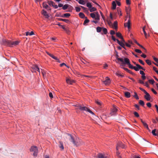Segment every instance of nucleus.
Returning a JSON list of instances; mask_svg holds the SVG:
<instances>
[{"label":"nucleus","mask_w":158,"mask_h":158,"mask_svg":"<svg viewBox=\"0 0 158 158\" xmlns=\"http://www.w3.org/2000/svg\"><path fill=\"white\" fill-rule=\"evenodd\" d=\"M135 95L134 96V97L137 100L139 99V97L136 93V92H135Z\"/></svg>","instance_id":"43"},{"label":"nucleus","mask_w":158,"mask_h":158,"mask_svg":"<svg viewBox=\"0 0 158 158\" xmlns=\"http://www.w3.org/2000/svg\"><path fill=\"white\" fill-rule=\"evenodd\" d=\"M87 6L89 7V9L92 7L91 4L89 2H88L86 4Z\"/></svg>","instance_id":"46"},{"label":"nucleus","mask_w":158,"mask_h":158,"mask_svg":"<svg viewBox=\"0 0 158 158\" xmlns=\"http://www.w3.org/2000/svg\"><path fill=\"white\" fill-rule=\"evenodd\" d=\"M102 28V27H98L96 28L97 31L98 32H100L101 31Z\"/></svg>","instance_id":"29"},{"label":"nucleus","mask_w":158,"mask_h":158,"mask_svg":"<svg viewBox=\"0 0 158 158\" xmlns=\"http://www.w3.org/2000/svg\"><path fill=\"white\" fill-rule=\"evenodd\" d=\"M120 147L123 148H125V145L123 143L121 142H119L117 144L116 146V150L117 151L118 150V148Z\"/></svg>","instance_id":"10"},{"label":"nucleus","mask_w":158,"mask_h":158,"mask_svg":"<svg viewBox=\"0 0 158 158\" xmlns=\"http://www.w3.org/2000/svg\"><path fill=\"white\" fill-rule=\"evenodd\" d=\"M140 120H141V122L142 123L143 125L144 126L145 128H147L148 130H149L148 124L146 123H145L144 121H143V120L142 119H141Z\"/></svg>","instance_id":"18"},{"label":"nucleus","mask_w":158,"mask_h":158,"mask_svg":"<svg viewBox=\"0 0 158 158\" xmlns=\"http://www.w3.org/2000/svg\"><path fill=\"white\" fill-rule=\"evenodd\" d=\"M59 147L61 148L62 150H63L64 149V147L63 145V142L61 141H59Z\"/></svg>","instance_id":"22"},{"label":"nucleus","mask_w":158,"mask_h":158,"mask_svg":"<svg viewBox=\"0 0 158 158\" xmlns=\"http://www.w3.org/2000/svg\"><path fill=\"white\" fill-rule=\"evenodd\" d=\"M49 96L51 98H53V96L52 93L51 92H50L49 93Z\"/></svg>","instance_id":"64"},{"label":"nucleus","mask_w":158,"mask_h":158,"mask_svg":"<svg viewBox=\"0 0 158 158\" xmlns=\"http://www.w3.org/2000/svg\"><path fill=\"white\" fill-rule=\"evenodd\" d=\"M79 15L81 18H84L85 16L84 13L82 12L80 13L79 14Z\"/></svg>","instance_id":"33"},{"label":"nucleus","mask_w":158,"mask_h":158,"mask_svg":"<svg viewBox=\"0 0 158 158\" xmlns=\"http://www.w3.org/2000/svg\"><path fill=\"white\" fill-rule=\"evenodd\" d=\"M115 52L116 53V54L115 55V57H116V59L117 60V61L116 60V62L117 63H118L119 61H120L121 62V64H123L124 63V62L123 59L122 58H119V56L118 55V52L116 51Z\"/></svg>","instance_id":"5"},{"label":"nucleus","mask_w":158,"mask_h":158,"mask_svg":"<svg viewBox=\"0 0 158 158\" xmlns=\"http://www.w3.org/2000/svg\"><path fill=\"white\" fill-rule=\"evenodd\" d=\"M30 151L31 152H34L33 154V156L35 157L37 156L38 152V149L36 146H33L31 147L30 149Z\"/></svg>","instance_id":"4"},{"label":"nucleus","mask_w":158,"mask_h":158,"mask_svg":"<svg viewBox=\"0 0 158 158\" xmlns=\"http://www.w3.org/2000/svg\"><path fill=\"white\" fill-rule=\"evenodd\" d=\"M156 129H155L152 131V132L153 135L157 136V135H158V131H156L157 133H156Z\"/></svg>","instance_id":"25"},{"label":"nucleus","mask_w":158,"mask_h":158,"mask_svg":"<svg viewBox=\"0 0 158 158\" xmlns=\"http://www.w3.org/2000/svg\"><path fill=\"white\" fill-rule=\"evenodd\" d=\"M59 20L61 21H64L68 23H70L69 21L67 19H60Z\"/></svg>","instance_id":"26"},{"label":"nucleus","mask_w":158,"mask_h":158,"mask_svg":"<svg viewBox=\"0 0 158 158\" xmlns=\"http://www.w3.org/2000/svg\"><path fill=\"white\" fill-rule=\"evenodd\" d=\"M96 10L97 9L95 8L91 7V8H90L89 10L90 12H92L96 11Z\"/></svg>","instance_id":"37"},{"label":"nucleus","mask_w":158,"mask_h":158,"mask_svg":"<svg viewBox=\"0 0 158 158\" xmlns=\"http://www.w3.org/2000/svg\"><path fill=\"white\" fill-rule=\"evenodd\" d=\"M117 109L114 107L113 109L112 110L111 112L110 113V114L111 116H115L117 114Z\"/></svg>","instance_id":"9"},{"label":"nucleus","mask_w":158,"mask_h":158,"mask_svg":"<svg viewBox=\"0 0 158 158\" xmlns=\"http://www.w3.org/2000/svg\"><path fill=\"white\" fill-rule=\"evenodd\" d=\"M77 1H78L79 3L82 5H84L85 4V2L83 0H79L78 1V0H76Z\"/></svg>","instance_id":"32"},{"label":"nucleus","mask_w":158,"mask_h":158,"mask_svg":"<svg viewBox=\"0 0 158 158\" xmlns=\"http://www.w3.org/2000/svg\"><path fill=\"white\" fill-rule=\"evenodd\" d=\"M110 34L111 35H113L115 34V32L113 30H111L110 32Z\"/></svg>","instance_id":"58"},{"label":"nucleus","mask_w":158,"mask_h":158,"mask_svg":"<svg viewBox=\"0 0 158 158\" xmlns=\"http://www.w3.org/2000/svg\"><path fill=\"white\" fill-rule=\"evenodd\" d=\"M99 17L100 16L99 14H97V15H96L95 17L94 18L95 20H99L100 19Z\"/></svg>","instance_id":"39"},{"label":"nucleus","mask_w":158,"mask_h":158,"mask_svg":"<svg viewBox=\"0 0 158 158\" xmlns=\"http://www.w3.org/2000/svg\"><path fill=\"white\" fill-rule=\"evenodd\" d=\"M117 23L118 22L117 21H115L114 22L113 24V27H114L115 29L117 30L118 27H117Z\"/></svg>","instance_id":"21"},{"label":"nucleus","mask_w":158,"mask_h":158,"mask_svg":"<svg viewBox=\"0 0 158 158\" xmlns=\"http://www.w3.org/2000/svg\"><path fill=\"white\" fill-rule=\"evenodd\" d=\"M136 67H137L139 69H142L143 70H145V69H144L142 67H141L140 65L139 64H136Z\"/></svg>","instance_id":"28"},{"label":"nucleus","mask_w":158,"mask_h":158,"mask_svg":"<svg viewBox=\"0 0 158 158\" xmlns=\"http://www.w3.org/2000/svg\"><path fill=\"white\" fill-rule=\"evenodd\" d=\"M146 63L149 65L151 64V61L149 60H146Z\"/></svg>","instance_id":"42"},{"label":"nucleus","mask_w":158,"mask_h":158,"mask_svg":"<svg viewBox=\"0 0 158 158\" xmlns=\"http://www.w3.org/2000/svg\"><path fill=\"white\" fill-rule=\"evenodd\" d=\"M75 10L77 12H79L81 10V8L78 7H75Z\"/></svg>","instance_id":"45"},{"label":"nucleus","mask_w":158,"mask_h":158,"mask_svg":"<svg viewBox=\"0 0 158 158\" xmlns=\"http://www.w3.org/2000/svg\"><path fill=\"white\" fill-rule=\"evenodd\" d=\"M135 42L136 44L138 46L144 49H145V48L141 45H140L139 43H138L136 41H135Z\"/></svg>","instance_id":"44"},{"label":"nucleus","mask_w":158,"mask_h":158,"mask_svg":"<svg viewBox=\"0 0 158 158\" xmlns=\"http://www.w3.org/2000/svg\"><path fill=\"white\" fill-rule=\"evenodd\" d=\"M126 3L127 5H130L131 4V1L130 0H126Z\"/></svg>","instance_id":"54"},{"label":"nucleus","mask_w":158,"mask_h":158,"mask_svg":"<svg viewBox=\"0 0 158 158\" xmlns=\"http://www.w3.org/2000/svg\"><path fill=\"white\" fill-rule=\"evenodd\" d=\"M116 35L117 37L121 38L123 36L119 32H117L116 34Z\"/></svg>","instance_id":"36"},{"label":"nucleus","mask_w":158,"mask_h":158,"mask_svg":"<svg viewBox=\"0 0 158 158\" xmlns=\"http://www.w3.org/2000/svg\"><path fill=\"white\" fill-rule=\"evenodd\" d=\"M145 27H144L143 28V33L144 34V35H145V37L147 38V33H146L145 30Z\"/></svg>","instance_id":"41"},{"label":"nucleus","mask_w":158,"mask_h":158,"mask_svg":"<svg viewBox=\"0 0 158 158\" xmlns=\"http://www.w3.org/2000/svg\"><path fill=\"white\" fill-rule=\"evenodd\" d=\"M102 30L104 34H106L107 33V30L106 28L102 27Z\"/></svg>","instance_id":"31"},{"label":"nucleus","mask_w":158,"mask_h":158,"mask_svg":"<svg viewBox=\"0 0 158 158\" xmlns=\"http://www.w3.org/2000/svg\"><path fill=\"white\" fill-rule=\"evenodd\" d=\"M146 104L147 106L149 108H150L152 106L150 102H148Z\"/></svg>","instance_id":"55"},{"label":"nucleus","mask_w":158,"mask_h":158,"mask_svg":"<svg viewBox=\"0 0 158 158\" xmlns=\"http://www.w3.org/2000/svg\"><path fill=\"white\" fill-rule=\"evenodd\" d=\"M66 81L67 83L70 84H72L74 82V80L69 78H67L66 79Z\"/></svg>","instance_id":"17"},{"label":"nucleus","mask_w":158,"mask_h":158,"mask_svg":"<svg viewBox=\"0 0 158 158\" xmlns=\"http://www.w3.org/2000/svg\"><path fill=\"white\" fill-rule=\"evenodd\" d=\"M134 106L138 110H139V107L138 105L137 104H135Z\"/></svg>","instance_id":"59"},{"label":"nucleus","mask_w":158,"mask_h":158,"mask_svg":"<svg viewBox=\"0 0 158 158\" xmlns=\"http://www.w3.org/2000/svg\"><path fill=\"white\" fill-rule=\"evenodd\" d=\"M131 8L128 6V7H125V10L127 14V15H129L130 13V11L131 10Z\"/></svg>","instance_id":"19"},{"label":"nucleus","mask_w":158,"mask_h":158,"mask_svg":"<svg viewBox=\"0 0 158 158\" xmlns=\"http://www.w3.org/2000/svg\"><path fill=\"white\" fill-rule=\"evenodd\" d=\"M97 157L98 158H107V157L104 154L102 153H98L97 155Z\"/></svg>","instance_id":"14"},{"label":"nucleus","mask_w":158,"mask_h":158,"mask_svg":"<svg viewBox=\"0 0 158 158\" xmlns=\"http://www.w3.org/2000/svg\"><path fill=\"white\" fill-rule=\"evenodd\" d=\"M138 61L139 62L143 65H144L145 64L144 63L141 59H139Z\"/></svg>","instance_id":"50"},{"label":"nucleus","mask_w":158,"mask_h":158,"mask_svg":"<svg viewBox=\"0 0 158 158\" xmlns=\"http://www.w3.org/2000/svg\"><path fill=\"white\" fill-rule=\"evenodd\" d=\"M69 5L67 4L64 5V6H63L62 9L64 10H66L69 7Z\"/></svg>","instance_id":"35"},{"label":"nucleus","mask_w":158,"mask_h":158,"mask_svg":"<svg viewBox=\"0 0 158 158\" xmlns=\"http://www.w3.org/2000/svg\"><path fill=\"white\" fill-rule=\"evenodd\" d=\"M139 103L140 105L142 106H143L145 104L144 102L142 100H139Z\"/></svg>","instance_id":"30"},{"label":"nucleus","mask_w":158,"mask_h":158,"mask_svg":"<svg viewBox=\"0 0 158 158\" xmlns=\"http://www.w3.org/2000/svg\"><path fill=\"white\" fill-rule=\"evenodd\" d=\"M77 106V109H79L81 111H87L88 109V108L87 107L84 106H82L81 104H79L78 106Z\"/></svg>","instance_id":"6"},{"label":"nucleus","mask_w":158,"mask_h":158,"mask_svg":"<svg viewBox=\"0 0 158 158\" xmlns=\"http://www.w3.org/2000/svg\"><path fill=\"white\" fill-rule=\"evenodd\" d=\"M47 2H44L43 3V6L44 8L48 10H51V9L50 6H49Z\"/></svg>","instance_id":"8"},{"label":"nucleus","mask_w":158,"mask_h":158,"mask_svg":"<svg viewBox=\"0 0 158 158\" xmlns=\"http://www.w3.org/2000/svg\"><path fill=\"white\" fill-rule=\"evenodd\" d=\"M64 30L66 32V33L68 34L69 33L70 31H69L68 30V29L67 28H65V30Z\"/></svg>","instance_id":"62"},{"label":"nucleus","mask_w":158,"mask_h":158,"mask_svg":"<svg viewBox=\"0 0 158 158\" xmlns=\"http://www.w3.org/2000/svg\"><path fill=\"white\" fill-rule=\"evenodd\" d=\"M135 51L137 53H142V51L138 49H135Z\"/></svg>","instance_id":"51"},{"label":"nucleus","mask_w":158,"mask_h":158,"mask_svg":"<svg viewBox=\"0 0 158 158\" xmlns=\"http://www.w3.org/2000/svg\"><path fill=\"white\" fill-rule=\"evenodd\" d=\"M124 63L121 64V65L123 66V64H127L128 65L129 67L131 69H133L134 66H133L130 63V60L129 59L127 58H124Z\"/></svg>","instance_id":"3"},{"label":"nucleus","mask_w":158,"mask_h":158,"mask_svg":"<svg viewBox=\"0 0 158 158\" xmlns=\"http://www.w3.org/2000/svg\"><path fill=\"white\" fill-rule=\"evenodd\" d=\"M141 77H142V79L143 80H144L146 79V76H145V75H142L141 76Z\"/></svg>","instance_id":"61"},{"label":"nucleus","mask_w":158,"mask_h":158,"mask_svg":"<svg viewBox=\"0 0 158 158\" xmlns=\"http://www.w3.org/2000/svg\"><path fill=\"white\" fill-rule=\"evenodd\" d=\"M106 79L103 81V82L106 85H109L110 83V79L108 77H107L106 78Z\"/></svg>","instance_id":"12"},{"label":"nucleus","mask_w":158,"mask_h":158,"mask_svg":"<svg viewBox=\"0 0 158 158\" xmlns=\"http://www.w3.org/2000/svg\"><path fill=\"white\" fill-rule=\"evenodd\" d=\"M134 115L135 116L137 117H139V115L138 114V113L136 112H135L134 113Z\"/></svg>","instance_id":"49"},{"label":"nucleus","mask_w":158,"mask_h":158,"mask_svg":"<svg viewBox=\"0 0 158 158\" xmlns=\"http://www.w3.org/2000/svg\"><path fill=\"white\" fill-rule=\"evenodd\" d=\"M1 42L3 45L11 47L18 45L19 43L18 41H12L6 39H2Z\"/></svg>","instance_id":"2"},{"label":"nucleus","mask_w":158,"mask_h":158,"mask_svg":"<svg viewBox=\"0 0 158 158\" xmlns=\"http://www.w3.org/2000/svg\"><path fill=\"white\" fill-rule=\"evenodd\" d=\"M138 82L139 83L141 84H144V82L143 81H142L141 80H138Z\"/></svg>","instance_id":"56"},{"label":"nucleus","mask_w":158,"mask_h":158,"mask_svg":"<svg viewBox=\"0 0 158 158\" xmlns=\"http://www.w3.org/2000/svg\"><path fill=\"white\" fill-rule=\"evenodd\" d=\"M47 3L50 6H52L55 9L57 8L58 7V6L57 5H55L54 2L52 1H48Z\"/></svg>","instance_id":"7"},{"label":"nucleus","mask_w":158,"mask_h":158,"mask_svg":"<svg viewBox=\"0 0 158 158\" xmlns=\"http://www.w3.org/2000/svg\"><path fill=\"white\" fill-rule=\"evenodd\" d=\"M89 20L88 19H85V20L84 23H83V24L84 25H85L86 23H88L89 22Z\"/></svg>","instance_id":"52"},{"label":"nucleus","mask_w":158,"mask_h":158,"mask_svg":"<svg viewBox=\"0 0 158 158\" xmlns=\"http://www.w3.org/2000/svg\"><path fill=\"white\" fill-rule=\"evenodd\" d=\"M87 111L92 114H93V115L94 114V113L92 111H91L90 110H89V109H88Z\"/></svg>","instance_id":"60"},{"label":"nucleus","mask_w":158,"mask_h":158,"mask_svg":"<svg viewBox=\"0 0 158 158\" xmlns=\"http://www.w3.org/2000/svg\"><path fill=\"white\" fill-rule=\"evenodd\" d=\"M41 14L43 15L45 17V18L47 19H48L49 16V15L48 14L47 12L45 10H43L41 11Z\"/></svg>","instance_id":"11"},{"label":"nucleus","mask_w":158,"mask_h":158,"mask_svg":"<svg viewBox=\"0 0 158 158\" xmlns=\"http://www.w3.org/2000/svg\"><path fill=\"white\" fill-rule=\"evenodd\" d=\"M95 102L98 105L101 106L102 104V102L101 101H99L98 100H96L95 101Z\"/></svg>","instance_id":"40"},{"label":"nucleus","mask_w":158,"mask_h":158,"mask_svg":"<svg viewBox=\"0 0 158 158\" xmlns=\"http://www.w3.org/2000/svg\"><path fill=\"white\" fill-rule=\"evenodd\" d=\"M50 56L55 60H58V58L54 56L52 54H51V55H50Z\"/></svg>","instance_id":"38"},{"label":"nucleus","mask_w":158,"mask_h":158,"mask_svg":"<svg viewBox=\"0 0 158 158\" xmlns=\"http://www.w3.org/2000/svg\"><path fill=\"white\" fill-rule=\"evenodd\" d=\"M33 69L35 71H37L39 72L40 73V69L38 67L37 65H35L33 67Z\"/></svg>","instance_id":"24"},{"label":"nucleus","mask_w":158,"mask_h":158,"mask_svg":"<svg viewBox=\"0 0 158 158\" xmlns=\"http://www.w3.org/2000/svg\"><path fill=\"white\" fill-rule=\"evenodd\" d=\"M90 15L92 18H94L95 17L96 15L94 13H92L90 14Z\"/></svg>","instance_id":"47"},{"label":"nucleus","mask_w":158,"mask_h":158,"mask_svg":"<svg viewBox=\"0 0 158 158\" xmlns=\"http://www.w3.org/2000/svg\"><path fill=\"white\" fill-rule=\"evenodd\" d=\"M117 10L118 14H119L120 16H122V13L121 12V11L120 9L118 7L117 8Z\"/></svg>","instance_id":"34"},{"label":"nucleus","mask_w":158,"mask_h":158,"mask_svg":"<svg viewBox=\"0 0 158 158\" xmlns=\"http://www.w3.org/2000/svg\"><path fill=\"white\" fill-rule=\"evenodd\" d=\"M125 96L127 98H129L131 97L130 93L128 92H125L124 93Z\"/></svg>","instance_id":"20"},{"label":"nucleus","mask_w":158,"mask_h":158,"mask_svg":"<svg viewBox=\"0 0 158 158\" xmlns=\"http://www.w3.org/2000/svg\"><path fill=\"white\" fill-rule=\"evenodd\" d=\"M154 60L157 63L158 62V59L155 57V56H152Z\"/></svg>","instance_id":"53"},{"label":"nucleus","mask_w":158,"mask_h":158,"mask_svg":"<svg viewBox=\"0 0 158 158\" xmlns=\"http://www.w3.org/2000/svg\"><path fill=\"white\" fill-rule=\"evenodd\" d=\"M112 9L113 10H114L115 9L116 6V4L115 2L114 1L112 2Z\"/></svg>","instance_id":"23"},{"label":"nucleus","mask_w":158,"mask_h":158,"mask_svg":"<svg viewBox=\"0 0 158 158\" xmlns=\"http://www.w3.org/2000/svg\"><path fill=\"white\" fill-rule=\"evenodd\" d=\"M151 90L155 94H157V92L154 89L152 88L151 89Z\"/></svg>","instance_id":"57"},{"label":"nucleus","mask_w":158,"mask_h":158,"mask_svg":"<svg viewBox=\"0 0 158 158\" xmlns=\"http://www.w3.org/2000/svg\"><path fill=\"white\" fill-rule=\"evenodd\" d=\"M145 95L144 96V98L147 101H149L150 100V94L147 92L144 93Z\"/></svg>","instance_id":"15"},{"label":"nucleus","mask_w":158,"mask_h":158,"mask_svg":"<svg viewBox=\"0 0 158 158\" xmlns=\"http://www.w3.org/2000/svg\"><path fill=\"white\" fill-rule=\"evenodd\" d=\"M133 69H134L135 71H137L139 70V69L137 67H135L134 66Z\"/></svg>","instance_id":"63"},{"label":"nucleus","mask_w":158,"mask_h":158,"mask_svg":"<svg viewBox=\"0 0 158 158\" xmlns=\"http://www.w3.org/2000/svg\"><path fill=\"white\" fill-rule=\"evenodd\" d=\"M131 20L128 19L127 23H124V25L125 27H127L129 29L131 28Z\"/></svg>","instance_id":"13"},{"label":"nucleus","mask_w":158,"mask_h":158,"mask_svg":"<svg viewBox=\"0 0 158 158\" xmlns=\"http://www.w3.org/2000/svg\"><path fill=\"white\" fill-rule=\"evenodd\" d=\"M67 135L69 136L68 138L69 140L74 146L77 147L82 143L81 139L78 137H76L74 138L70 134H68Z\"/></svg>","instance_id":"1"},{"label":"nucleus","mask_w":158,"mask_h":158,"mask_svg":"<svg viewBox=\"0 0 158 158\" xmlns=\"http://www.w3.org/2000/svg\"><path fill=\"white\" fill-rule=\"evenodd\" d=\"M70 16V14L69 13H65L61 17L64 18V17H69V16Z\"/></svg>","instance_id":"27"},{"label":"nucleus","mask_w":158,"mask_h":158,"mask_svg":"<svg viewBox=\"0 0 158 158\" xmlns=\"http://www.w3.org/2000/svg\"><path fill=\"white\" fill-rule=\"evenodd\" d=\"M148 81L149 82L152 84H153L154 82H155L154 81L153 79L149 80Z\"/></svg>","instance_id":"48"},{"label":"nucleus","mask_w":158,"mask_h":158,"mask_svg":"<svg viewBox=\"0 0 158 158\" xmlns=\"http://www.w3.org/2000/svg\"><path fill=\"white\" fill-rule=\"evenodd\" d=\"M118 43L125 50H127L126 48L125 47V45L124 43L123 42H120L118 40H117Z\"/></svg>","instance_id":"16"}]
</instances>
